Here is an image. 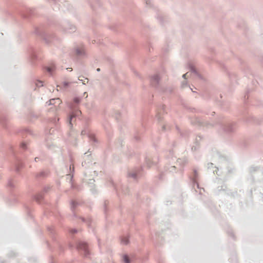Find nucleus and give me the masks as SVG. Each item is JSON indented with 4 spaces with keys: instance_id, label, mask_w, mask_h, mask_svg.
I'll use <instances>...</instances> for the list:
<instances>
[{
    "instance_id": "1",
    "label": "nucleus",
    "mask_w": 263,
    "mask_h": 263,
    "mask_svg": "<svg viewBox=\"0 0 263 263\" xmlns=\"http://www.w3.org/2000/svg\"><path fill=\"white\" fill-rule=\"evenodd\" d=\"M78 248L80 250L84 251L85 255H86L88 253L87 246L85 242H80Z\"/></svg>"
},
{
    "instance_id": "2",
    "label": "nucleus",
    "mask_w": 263,
    "mask_h": 263,
    "mask_svg": "<svg viewBox=\"0 0 263 263\" xmlns=\"http://www.w3.org/2000/svg\"><path fill=\"white\" fill-rule=\"evenodd\" d=\"M121 242L123 244L126 245L128 242V238L126 237H125L122 239Z\"/></svg>"
},
{
    "instance_id": "3",
    "label": "nucleus",
    "mask_w": 263,
    "mask_h": 263,
    "mask_svg": "<svg viewBox=\"0 0 263 263\" xmlns=\"http://www.w3.org/2000/svg\"><path fill=\"white\" fill-rule=\"evenodd\" d=\"M123 260L124 263H129V260L127 256H124L123 257Z\"/></svg>"
},
{
    "instance_id": "4",
    "label": "nucleus",
    "mask_w": 263,
    "mask_h": 263,
    "mask_svg": "<svg viewBox=\"0 0 263 263\" xmlns=\"http://www.w3.org/2000/svg\"><path fill=\"white\" fill-rule=\"evenodd\" d=\"M54 69V66H51L50 67L47 68V70L49 72H51L52 71H53Z\"/></svg>"
},
{
    "instance_id": "5",
    "label": "nucleus",
    "mask_w": 263,
    "mask_h": 263,
    "mask_svg": "<svg viewBox=\"0 0 263 263\" xmlns=\"http://www.w3.org/2000/svg\"><path fill=\"white\" fill-rule=\"evenodd\" d=\"M186 74H187V73H185V74H184L183 75V77L184 78H185Z\"/></svg>"
},
{
    "instance_id": "6",
    "label": "nucleus",
    "mask_w": 263,
    "mask_h": 263,
    "mask_svg": "<svg viewBox=\"0 0 263 263\" xmlns=\"http://www.w3.org/2000/svg\"><path fill=\"white\" fill-rule=\"evenodd\" d=\"M72 116H71L70 117V123L71 122V119H72Z\"/></svg>"
},
{
    "instance_id": "7",
    "label": "nucleus",
    "mask_w": 263,
    "mask_h": 263,
    "mask_svg": "<svg viewBox=\"0 0 263 263\" xmlns=\"http://www.w3.org/2000/svg\"><path fill=\"white\" fill-rule=\"evenodd\" d=\"M82 134H84V131L82 132Z\"/></svg>"
},
{
    "instance_id": "8",
    "label": "nucleus",
    "mask_w": 263,
    "mask_h": 263,
    "mask_svg": "<svg viewBox=\"0 0 263 263\" xmlns=\"http://www.w3.org/2000/svg\"><path fill=\"white\" fill-rule=\"evenodd\" d=\"M97 71H100V68H98Z\"/></svg>"
}]
</instances>
